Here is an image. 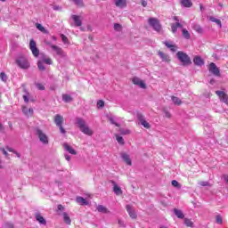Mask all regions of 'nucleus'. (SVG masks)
Returning <instances> with one entry per match:
<instances>
[{
    "label": "nucleus",
    "mask_w": 228,
    "mask_h": 228,
    "mask_svg": "<svg viewBox=\"0 0 228 228\" xmlns=\"http://www.w3.org/2000/svg\"><path fill=\"white\" fill-rule=\"evenodd\" d=\"M15 63H16V65H18V67L20 69H22L23 70H28V69H29V67H31V64H29V61L24 55L19 56L15 60Z\"/></svg>",
    "instance_id": "1"
},
{
    "label": "nucleus",
    "mask_w": 228,
    "mask_h": 228,
    "mask_svg": "<svg viewBox=\"0 0 228 228\" xmlns=\"http://www.w3.org/2000/svg\"><path fill=\"white\" fill-rule=\"evenodd\" d=\"M176 56L178 60L182 62V65H191V59H190V56L186 53L179 51L177 52Z\"/></svg>",
    "instance_id": "2"
},
{
    "label": "nucleus",
    "mask_w": 228,
    "mask_h": 228,
    "mask_svg": "<svg viewBox=\"0 0 228 228\" xmlns=\"http://www.w3.org/2000/svg\"><path fill=\"white\" fill-rule=\"evenodd\" d=\"M148 23L151 28H153L154 31H157V33H161L162 27L158 18H149Z\"/></svg>",
    "instance_id": "3"
},
{
    "label": "nucleus",
    "mask_w": 228,
    "mask_h": 228,
    "mask_svg": "<svg viewBox=\"0 0 228 228\" xmlns=\"http://www.w3.org/2000/svg\"><path fill=\"white\" fill-rule=\"evenodd\" d=\"M45 44L46 45H50V47H52V49L55 51L58 56H61V58L67 57V53H65L63 49H61V47H59L58 45H51V43L47 41H45Z\"/></svg>",
    "instance_id": "4"
},
{
    "label": "nucleus",
    "mask_w": 228,
    "mask_h": 228,
    "mask_svg": "<svg viewBox=\"0 0 228 228\" xmlns=\"http://www.w3.org/2000/svg\"><path fill=\"white\" fill-rule=\"evenodd\" d=\"M37 134L42 143H44L45 145H47V143H49V138L47 137V134H44L41 129H37Z\"/></svg>",
    "instance_id": "5"
},
{
    "label": "nucleus",
    "mask_w": 228,
    "mask_h": 228,
    "mask_svg": "<svg viewBox=\"0 0 228 228\" xmlns=\"http://www.w3.org/2000/svg\"><path fill=\"white\" fill-rule=\"evenodd\" d=\"M29 49L32 52L33 56L36 58H38L40 54V50L37 47V42H35L33 39L29 42Z\"/></svg>",
    "instance_id": "6"
},
{
    "label": "nucleus",
    "mask_w": 228,
    "mask_h": 228,
    "mask_svg": "<svg viewBox=\"0 0 228 228\" xmlns=\"http://www.w3.org/2000/svg\"><path fill=\"white\" fill-rule=\"evenodd\" d=\"M208 70L211 74H213V76H216V77H220V76H222L220 74V69L216 67V64H215L214 62H211L209 64Z\"/></svg>",
    "instance_id": "7"
},
{
    "label": "nucleus",
    "mask_w": 228,
    "mask_h": 228,
    "mask_svg": "<svg viewBox=\"0 0 228 228\" xmlns=\"http://www.w3.org/2000/svg\"><path fill=\"white\" fill-rule=\"evenodd\" d=\"M137 118H138L141 126H144L145 129H151V124H149V122H147V120H145V116H143V114L138 113Z\"/></svg>",
    "instance_id": "8"
},
{
    "label": "nucleus",
    "mask_w": 228,
    "mask_h": 228,
    "mask_svg": "<svg viewBox=\"0 0 228 228\" xmlns=\"http://www.w3.org/2000/svg\"><path fill=\"white\" fill-rule=\"evenodd\" d=\"M216 94L219 97L221 102H224L228 106V94L224 91H216Z\"/></svg>",
    "instance_id": "9"
},
{
    "label": "nucleus",
    "mask_w": 228,
    "mask_h": 228,
    "mask_svg": "<svg viewBox=\"0 0 228 228\" xmlns=\"http://www.w3.org/2000/svg\"><path fill=\"white\" fill-rule=\"evenodd\" d=\"M126 209L129 216L132 217L133 220H136V218H138V215H136V212L134 211V209H133V207L131 205H126Z\"/></svg>",
    "instance_id": "10"
},
{
    "label": "nucleus",
    "mask_w": 228,
    "mask_h": 228,
    "mask_svg": "<svg viewBox=\"0 0 228 228\" xmlns=\"http://www.w3.org/2000/svg\"><path fill=\"white\" fill-rule=\"evenodd\" d=\"M132 83L134 85H137L138 86H140V88H147V86L145 85V82L141 80L140 78L138 77H134L132 79Z\"/></svg>",
    "instance_id": "11"
},
{
    "label": "nucleus",
    "mask_w": 228,
    "mask_h": 228,
    "mask_svg": "<svg viewBox=\"0 0 228 228\" xmlns=\"http://www.w3.org/2000/svg\"><path fill=\"white\" fill-rule=\"evenodd\" d=\"M114 4L117 8H126L127 6V0H115Z\"/></svg>",
    "instance_id": "12"
},
{
    "label": "nucleus",
    "mask_w": 228,
    "mask_h": 228,
    "mask_svg": "<svg viewBox=\"0 0 228 228\" xmlns=\"http://www.w3.org/2000/svg\"><path fill=\"white\" fill-rule=\"evenodd\" d=\"M54 123L56 124L57 127H61L63 126V116L61 115H55Z\"/></svg>",
    "instance_id": "13"
},
{
    "label": "nucleus",
    "mask_w": 228,
    "mask_h": 228,
    "mask_svg": "<svg viewBox=\"0 0 228 228\" xmlns=\"http://www.w3.org/2000/svg\"><path fill=\"white\" fill-rule=\"evenodd\" d=\"M71 18L73 19V21L75 22V25L79 28L83 26V21L81 20V16H77L76 14L71 15Z\"/></svg>",
    "instance_id": "14"
},
{
    "label": "nucleus",
    "mask_w": 228,
    "mask_h": 228,
    "mask_svg": "<svg viewBox=\"0 0 228 228\" xmlns=\"http://www.w3.org/2000/svg\"><path fill=\"white\" fill-rule=\"evenodd\" d=\"M80 131L84 134H86L87 136H92V134H94V131H92V129H90V127L87 125L80 128Z\"/></svg>",
    "instance_id": "15"
},
{
    "label": "nucleus",
    "mask_w": 228,
    "mask_h": 228,
    "mask_svg": "<svg viewBox=\"0 0 228 228\" xmlns=\"http://www.w3.org/2000/svg\"><path fill=\"white\" fill-rule=\"evenodd\" d=\"M159 56L161 58L162 61H166V63H170V56L168 54L163 53L162 51H159Z\"/></svg>",
    "instance_id": "16"
},
{
    "label": "nucleus",
    "mask_w": 228,
    "mask_h": 228,
    "mask_svg": "<svg viewBox=\"0 0 228 228\" xmlns=\"http://www.w3.org/2000/svg\"><path fill=\"white\" fill-rule=\"evenodd\" d=\"M193 63L197 67H202V65H204V61L202 60V58L200 56L197 55L193 59Z\"/></svg>",
    "instance_id": "17"
},
{
    "label": "nucleus",
    "mask_w": 228,
    "mask_h": 228,
    "mask_svg": "<svg viewBox=\"0 0 228 228\" xmlns=\"http://www.w3.org/2000/svg\"><path fill=\"white\" fill-rule=\"evenodd\" d=\"M63 147H64L65 151H67V152H69V154H72L73 156H76V154H77V151H76V150H74V148H72L68 143H64Z\"/></svg>",
    "instance_id": "18"
},
{
    "label": "nucleus",
    "mask_w": 228,
    "mask_h": 228,
    "mask_svg": "<svg viewBox=\"0 0 228 228\" xmlns=\"http://www.w3.org/2000/svg\"><path fill=\"white\" fill-rule=\"evenodd\" d=\"M113 184V191L116 195L120 196L122 195L123 191L122 189L117 184V183L112 182Z\"/></svg>",
    "instance_id": "19"
},
{
    "label": "nucleus",
    "mask_w": 228,
    "mask_h": 228,
    "mask_svg": "<svg viewBox=\"0 0 228 228\" xmlns=\"http://www.w3.org/2000/svg\"><path fill=\"white\" fill-rule=\"evenodd\" d=\"M36 220L41 224V225H47V221L40 214H36Z\"/></svg>",
    "instance_id": "20"
},
{
    "label": "nucleus",
    "mask_w": 228,
    "mask_h": 228,
    "mask_svg": "<svg viewBox=\"0 0 228 228\" xmlns=\"http://www.w3.org/2000/svg\"><path fill=\"white\" fill-rule=\"evenodd\" d=\"M97 211L99 213H104L105 215H108L110 214V209H108V208L102 206V205H98L97 208H96Z\"/></svg>",
    "instance_id": "21"
},
{
    "label": "nucleus",
    "mask_w": 228,
    "mask_h": 228,
    "mask_svg": "<svg viewBox=\"0 0 228 228\" xmlns=\"http://www.w3.org/2000/svg\"><path fill=\"white\" fill-rule=\"evenodd\" d=\"M76 200L80 206H88V201L81 196H77Z\"/></svg>",
    "instance_id": "22"
},
{
    "label": "nucleus",
    "mask_w": 228,
    "mask_h": 228,
    "mask_svg": "<svg viewBox=\"0 0 228 228\" xmlns=\"http://www.w3.org/2000/svg\"><path fill=\"white\" fill-rule=\"evenodd\" d=\"M164 45H166V47H167V49H170L172 53H175V51H177V45H172L168 41L164 42Z\"/></svg>",
    "instance_id": "23"
},
{
    "label": "nucleus",
    "mask_w": 228,
    "mask_h": 228,
    "mask_svg": "<svg viewBox=\"0 0 228 228\" xmlns=\"http://www.w3.org/2000/svg\"><path fill=\"white\" fill-rule=\"evenodd\" d=\"M180 3L182 6H184V8H191V6H193L191 0H180Z\"/></svg>",
    "instance_id": "24"
},
{
    "label": "nucleus",
    "mask_w": 228,
    "mask_h": 228,
    "mask_svg": "<svg viewBox=\"0 0 228 228\" xmlns=\"http://www.w3.org/2000/svg\"><path fill=\"white\" fill-rule=\"evenodd\" d=\"M36 28H37V29L41 31V33H44L45 35H49V30L45 29V28L44 26H42V24L36 23Z\"/></svg>",
    "instance_id": "25"
},
{
    "label": "nucleus",
    "mask_w": 228,
    "mask_h": 228,
    "mask_svg": "<svg viewBox=\"0 0 228 228\" xmlns=\"http://www.w3.org/2000/svg\"><path fill=\"white\" fill-rule=\"evenodd\" d=\"M77 124L78 126V128L82 129L86 126V121H85V119H83L82 118H77Z\"/></svg>",
    "instance_id": "26"
},
{
    "label": "nucleus",
    "mask_w": 228,
    "mask_h": 228,
    "mask_svg": "<svg viewBox=\"0 0 228 228\" xmlns=\"http://www.w3.org/2000/svg\"><path fill=\"white\" fill-rule=\"evenodd\" d=\"M183 28V24L176 22V23H172L171 24V31L172 33H177V28Z\"/></svg>",
    "instance_id": "27"
},
{
    "label": "nucleus",
    "mask_w": 228,
    "mask_h": 228,
    "mask_svg": "<svg viewBox=\"0 0 228 228\" xmlns=\"http://www.w3.org/2000/svg\"><path fill=\"white\" fill-rule=\"evenodd\" d=\"M122 159L125 161V163H126V165H128L129 167H131V165H133V162L131 161V158H129L127 153H123Z\"/></svg>",
    "instance_id": "28"
},
{
    "label": "nucleus",
    "mask_w": 228,
    "mask_h": 228,
    "mask_svg": "<svg viewBox=\"0 0 228 228\" xmlns=\"http://www.w3.org/2000/svg\"><path fill=\"white\" fill-rule=\"evenodd\" d=\"M64 224H67V225H70L72 224V220L70 219V216H69V214L67 212H64L62 214Z\"/></svg>",
    "instance_id": "29"
},
{
    "label": "nucleus",
    "mask_w": 228,
    "mask_h": 228,
    "mask_svg": "<svg viewBox=\"0 0 228 228\" xmlns=\"http://www.w3.org/2000/svg\"><path fill=\"white\" fill-rule=\"evenodd\" d=\"M182 36L183 37V38H185L186 40H191V35L190 34V32L188 31V29L183 28L182 30Z\"/></svg>",
    "instance_id": "30"
},
{
    "label": "nucleus",
    "mask_w": 228,
    "mask_h": 228,
    "mask_svg": "<svg viewBox=\"0 0 228 228\" xmlns=\"http://www.w3.org/2000/svg\"><path fill=\"white\" fill-rule=\"evenodd\" d=\"M171 101L176 106H181V104H183V101H181V99H179V97L176 96H171Z\"/></svg>",
    "instance_id": "31"
},
{
    "label": "nucleus",
    "mask_w": 228,
    "mask_h": 228,
    "mask_svg": "<svg viewBox=\"0 0 228 228\" xmlns=\"http://www.w3.org/2000/svg\"><path fill=\"white\" fill-rule=\"evenodd\" d=\"M174 213L177 218L183 219L184 218V214L183 213L182 210H179L177 208H174Z\"/></svg>",
    "instance_id": "32"
},
{
    "label": "nucleus",
    "mask_w": 228,
    "mask_h": 228,
    "mask_svg": "<svg viewBox=\"0 0 228 228\" xmlns=\"http://www.w3.org/2000/svg\"><path fill=\"white\" fill-rule=\"evenodd\" d=\"M62 101H64V102H72L73 99L72 96L69 94H62Z\"/></svg>",
    "instance_id": "33"
},
{
    "label": "nucleus",
    "mask_w": 228,
    "mask_h": 228,
    "mask_svg": "<svg viewBox=\"0 0 228 228\" xmlns=\"http://www.w3.org/2000/svg\"><path fill=\"white\" fill-rule=\"evenodd\" d=\"M116 140H117L118 143H119L120 145H124V143H126L124 142V138L118 134H116Z\"/></svg>",
    "instance_id": "34"
},
{
    "label": "nucleus",
    "mask_w": 228,
    "mask_h": 228,
    "mask_svg": "<svg viewBox=\"0 0 228 228\" xmlns=\"http://www.w3.org/2000/svg\"><path fill=\"white\" fill-rule=\"evenodd\" d=\"M210 20L212 22H216V24H217V26H219L220 28H222V21L215 17H211Z\"/></svg>",
    "instance_id": "35"
},
{
    "label": "nucleus",
    "mask_w": 228,
    "mask_h": 228,
    "mask_svg": "<svg viewBox=\"0 0 228 228\" xmlns=\"http://www.w3.org/2000/svg\"><path fill=\"white\" fill-rule=\"evenodd\" d=\"M184 224L187 227H193V222L191 221V219L185 218Z\"/></svg>",
    "instance_id": "36"
},
{
    "label": "nucleus",
    "mask_w": 228,
    "mask_h": 228,
    "mask_svg": "<svg viewBox=\"0 0 228 228\" xmlns=\"http://www.w3.org/2000/svg\"><path fill=\"white\" fill-rule=\"evenodd\" d=\"M37 68L39 69V70L44 71L45 70V66H44V62L38 61H37Z\"/></svg>",
    "instance_id": "37"
},
{
    "label": "nucleus",
    "mask_w": 228,
    "mask_h": 228,
    "mask_svg": "<svg viewBox=\"0 0 228 228\" xmlns=\"http://www.w3.org/2000/svg\"><path fill=\"white\" fill-rule=\"evenodd\" d=\"M73 3H75V4H77V6H80L83 7L85 6V3H83V0H72Z\"/></svg>",
    "instance_id": "38"
},
{
    "label": "nucleus",
    "mask_w": 228,
    "mask_h": 228,
    "mask_svg": "<svg viewBox=\"0 0 228 228\" xmlns=\"http://www.w3.org/2000/svg\"><path fill=\"white\" fill-rule=\"evenodd\" d=\"M193 29L195 31H197V33H200V34H202L203 33V30H202V27H200V25H195Z\"/></svg>",
    "instance_id": "39"
},
{
    "label": "nucleus",
    "mask_w": 228,
    "mask_h": 228,
    "mask_svg": "<svg viewBox=\"0 0 228 228\" xmlns=\"http://www.w3.org/2000/svg\"><path fill=\"white\" fill-rule=\"evenodd\" d=\"M163 113L165 114L166 118H172V114L167 109L163 110Z\"/></svg>",
    "instance_id": "40"
},
{
    "label": "nucleus",
    "mask_w": 228,
    "mask_h": 228,
    "mask_svg": "<svg viewBox=\"0 0 228 228\" xmlns=\"http://www.w3.org/2000/svg\"><path fill=\"white\" fill-rule=\"evenodd\" d=\"M109 120L110 124H112L113 126H116V127H120V124L115 122V119L112 117L109 118Z\"/></svg>",
    "instance_id": "41"
},
{
    "label": "nucleus",
    "mask_w": 228,
    "mask_h": 228,
    "mask_svg": "<svg viewBox=\"0 0 228 228\" xmlns=\"http://www.w3.org/2000/svg\"><path fill=\"white\" fill-rule=\"evenodd\" d=\"M216 224H224V219L221 217L220 215H218L216 216Z\"/></svg>",
    "instance_id": "42"
},
{
    "label": "nucleus",
    "mask_w": 228,
    "mask_h": 228,
    "mask_svg": "<svg viewBox=\"0 0 228 228\" xmlns=\"http://www.w3.org/2000/svg\"><path fill=\"white\" fill-rule=\"evenodd\" d=\"M61 38L62 39L63 44H69V37L64 34H61Z\"/></svg>",
    "instance_id": "43"
},
{
    "label": "nucleus",
    "mask_w": 228,
    "mask_h": 228,
    "mask_svg": "<svg viewBox=\"0 0 228 228\" xmlns=\"http://www.w3.org/2000/svg\"><path fill=\"white\" fill-rule=\"evenodd\" d=\"M104 106H105L104 101L99 100V101L97 102V107H98V108H104Z\"/></svg>",
    "instance_id": "44"
},
{
    "label": "nucleus",
    "mask_w": 228,
    "mask_h": 228,
    "mask_svg": "<svg viewBox=\"0 0 228 228\" xmlns=\"http://www.w3.org/2000/svg\"><path fill=\"white\" fill-rule=\"evenodd\" d=\"M114 29H115V31H120V29H122V25H120L118 23H115Z\"/></svg>",
    "instance_id": "45"
},
{
    "label": "nucleus",
    "mask_w": 228,
    "mask_h": 228,
    "mask_svg": "<svg viewBox=\"0 0 228 228\" xmlns=\"http://www.w3.org/2000/svg\"><path fill=\"white\" fill-rule=\"evenodd\" d=\"M44 62L46 63V65H53V60H51V58H45Z\"/></svg>",
    "instance_id": "46"
},
{
    "label": "nucleus",
    "mask_w": 228,
    "mask_h": 228,
    "mask_svg": "<svg viewBox=\"0 0 228 228\" xmlns=\"http://www.w3.org/2000/svg\"><path fill=\"white\" fill-rule=\"evenodd\" d=\"M0 78L2 79V81H6V79H8V77H6L4 72H1L0 73Z\"/></svg>",
    "instance_id": "47"
},
{
    "label": "nucleus",
    "mask_w": 228,
    "mask_h": 228,
    "mask_svg": "<svg viewBox=\"0 0 228 228\" xmlns=\"http://www.w3.org/2000/svg\"><path fill=\"white\" fill-rule=\"evenodd\" d=\"M36 86L38 90H45V86H44V85H42L41 83H37Z\"/></svg>",
    "instance_id": "48"
},
{
    "label": "nucleus",
    "mask_w": 228,
    "mask_h": 228,
    "mask_svg": "<svg viewBox=\"0 0 228 228\" xmlns=\"http://www.w3.org/2000/svg\"><path fill=\"white\" fill-rule=\"evenodd\" d=\"M172 186H175V188H179V182H177L176 180H173L171 182Z\"/></svg>",
    "instance_id": "49"
},
{
    "label": "nucleus",
    "mask_w": 228,
    "mask_h": 228,
    "mask_svg": "<svg viewBox=\"0 0 228 228\" xmlns=\"http://www.w3.org/2000/svg\"><path fill=\"white\" fill-rule=\"evenodd\" d=\"M28 97H29V94H27V95L26 94L23 95V100L27 103L29 102V98Z\"/></svg>",
    "instance_id": "50"
},
{
    "label": "nucleus",
    "mask_w": 228,
    "mask_h": 228,
    "mask_svg": "<svg viewBox=\"0 0 228 228\" xmlns=\"http://www.w3.org/2000/svg\"><path fill=\"white\" fill-rule=\"evenodd\" d=\"M3 152V154L4 155L5 158H9V154H8V151L6 150H4V148H1L0 149Z\"/></svg>",
    "instance_id": "51"
},
{
    "label": "nucleus",
    "mask_w": 228,
    "mask_h": 228,
    "mask_svg": "<svg viewBox=\"0 0 228 228\" xmlns=\"http://www.w3.org/2000/svg\"><path fill=\"white\" fill-rule=\"evenodd\" d=\"M59 129H60V131H61V133L62 134H65V133H67V132L65 131V128H63V126H62V125H61V126H59Z\"/></svg>",
    "instance_id": "52"
},
{
    "label": "nucleus",
    "mask_w": 228,
    "mask_h": 228,
    "mask_svg": "<svg viewBox=\"0 0 228 228\" xmlns=\"http://www.w3.org/2000/svg\"><path fill=\"white\" fill-rule=\"evenodd\" d=\"M6 227H8V228H13V227H15V224H13V223H7V224H6Z\"/></svg>",
    "instance_id": "53"
},
{
    "label": "nucleus",
    "mask_w": 228,
    "mask_h": 228,
    "mask_svg": "<svg viewBox=\"0 0 228 228\" xmlns=\"http://www.w3.org/2000/svg\"><path fill=\"white\" fill-rule=\"evenodd\" d=\"M141 4H142V6H143V8H146V6H147V1H145V0H141Z\"/></svg>",
    "instance_id": "54"
},
{
    "label": "nucleus",
    "mask_w": 228,
    "mask_h": 228,
    "mask_svg": "<svg viewBox=\"0 0 228 228\" xmlns=\"http://www.w3.org/2000/svg\"><path fill=\"white\" fill-rule=\"evenodd\" d=\"M223 179L228 184V175H223Z\"/></svg>",
    "instance_id": "55"
},
{
    "label": "nucleus",
    "mask_w": 228,
    "mask_h": 228,
    "mask_svg": "<svg viewBox=\"0 0 228 228\" xmlns=\"http://www.w3.org/2000/svg\"><path fill=\"white\" fill-rule=\"evenodd\" d=\"M200 185L201 186H209V183H208V182H201Z\"/></svg>",
    "instance_id": "56"
},
{
    "label": "nucleus",
    "mask_w": 228,
    "mask_h": 228,
    "mask_svg": "<svg viewBox=\"0 0 228 228\" xmlns=\"http://www.w3.org/2000/svg\"><path fill=\"white\" fill-rule=\"evenodd\" d=\"M63 209H65V208L63 207V205H58V210H59V211H63Z\"/></svg>",
    "instance_id": "57"
},
{
    "label": "nucleus",
    "mask_w": 228,
    "mask_h": 228,
    "mask_svg": "<svg viewBox=\"0 0 228 228\" xmlns=\"http://www.w3.org/2000/svg\"><path fill=\"white\" fill-rule=\"evenodd\" d=\"M6 149H7V151H9V152H15V151H13V149L12 148H10V147H6Z\"/></svg>",
    "instance_id": "58"
},
{
    "label": "nucleus",
    "mask_w": 228,
    "mask_h": 228,
    "mask_svg": "<svg viewBox=\"0 0 228 228\" xmlns=\"http://www.w3.org/2000/svg\"><path fill=\"white\" fill-rule=\"evenodd\" d=\"M129 133H131V131H129V130H126V132H122V131H121V134H129Z\"/></svg>",
    "instance_id": "59"
},
{
    "label": "nucleus",
    "mask_w": 228,
    "mask_h": 228,
    "mask_svg": "<svg viewBox=\"0 0 228 228\" xmlns=\"http://www.w3.org/2000/svg\"><path fill=\"white\" fill-rule=\"evenodd\" d=\"M173 20H175L176 22H179V18L177 16L173 17Z\"/></svg>",
    "instance_id": "60"
},
{
    "label": "nucleus",
    "mask_w": 228,
    "mask_h": 228,
    "mask_svg": "<svg viewBox=\"0 0 228 228\" xmlns=\"http://www.w3.org/2000/svg\"><path fill=\"white\" fill-rule=\"evenodd\" d=\"M29 115H33V109H28Z\"/></svg>",
    "instance_id": "61"
},
{
    "label": "nucleus",
    "mask_w": 228,
    "mask_h": 228,
    "mask_svg": "<svg viewBox=\"0 0 228 228\" xmlns=\"http://www.w3.org/2000/svg\"><path fill=\"white\" fill-rule=\"evenodd\" d=\"M14 154H16L17 158H20V153L14 151Z\"/></svg>",
    "instance_id": "62"
},
{
    "label": "nucleus",
    "mask_w": 228,
    "mask_h": 228,
    "mask_svg": "<svg viewBox=\"0 0 228 228\" xmlns=\"http://www.w3.org/2000/svg\"><path fill=\"white\" fill-rule=\"evenodd\" d=\"M66 159H67V161H70V156H69V155H66Z\"/></svg>",
    "instance_id": "63"
},
{
    "label": "nucleus",
    "mask_w": 228,
    "mask_h": 228,
    "mask_svg": "<svg viewBox=\"0 0 228 228\" xmlns=\"http://www.w3.org/2000/svg\"><path fill=\"white\" fill-rule=\"evenodd\" d=\"M210 85H215V79L212 78V79L210 80Z\"/></svg>",
    "instance_id": "64"
}]
</instances>
